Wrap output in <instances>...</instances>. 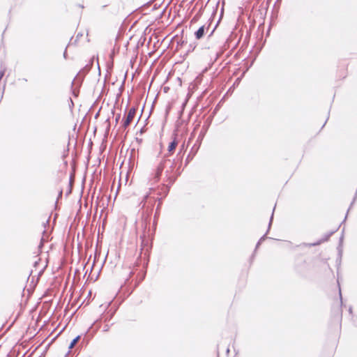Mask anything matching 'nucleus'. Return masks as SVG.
I'll use <instances>...</instances> for the list:
<instances>
[{"label": "nucleus", "instance_id": "obj_1", "mask_svg": "<svg viewBox=\"0 0 357 357\" xmlns=\"http://www.w3.org/2000/svg\"><path fill=\"white\" fill-rule=\"evenodd\" d=\"M136 113V109L133 107L130 108L126 114L125 119H123V126L126 128L132 121Z\"/></svg>", "mask_w": 357, "mask_h": 357}, {"label": "nucleus", "instance_id": "obj_2", "mask_svg": "<svg viewBox=\"0 0 357 357\" xmlns=\"http://www.w3.org/2000/svg\"><path fill=\"white\" fill-rule=\"evenodd\" d=\"M163 168H164V165H163V163H162V162H161V163L158 166V167H157V169H156V170H155V174H154V176H153V182H154V183H155V182H157V181H159L160 177L161 174H162V170H163Z\"/></svg>", "mask_w": 357, "mask_h": 357}, {"label": "nucleus", "instance_id": "obj_3", "mask_svg": "<svg viewBox=\"0 0 357 357\" xmlns=\"http://www.w3.org/2000/svg\"><path fill=\"white\" fill-rule=\"evenodd\" d=\"M205 31L204 26L199 27V29L195 33L197 39H200L203 37Z\"/></svg>", "mask_w": 357, "mask_h": 357}, {"label": "nucleus", "instance_id": "obj_4", "mask_svg": "<svg viewBox=\"0 0 357 357\" xmlns=\"http://www.w3.org/2000/svg\"><path fill=\"white\" fill-rule=\"evenodd\" d=\"M178 144V142H176V139H174V141H172L168 146V151L169 153H172L174 151V149H176V146Z\"/></svg>", "mask_w": 357, "mask_h": 357}, {"label": "nucleus", "instance_id": "obj_5", "mask_svg": "<svg viewBox=\"0 0 357 357\" xmlns=\"http://www.w3.org/2000/svg\"><path fill=\"white\" fill-rule=\"evenodd\" d=\"M330 237V235H328L325 238L321 239L316 243H312V244H304L305 245H310V246H315L320 245L321 243H324L326 241H328V238Z\"/></svg>", "mask_w": 357, "mask_h": 357}, {"label": "nucleus", "instance_id": "obj_6", "mask_svg": "<svg viewBox=\"0 0 357 357\" xmlns=\"http://www.w3.org/2000/svg\"><path fill=\"white\" fill-rule=\"evenodd\" d=\"M79 338H80L79 336H77L75 339H73V340L71 342V343L69 345V349H73L75 347V345L79 341Z\"/></svg>", "mask_w": 357, "mask_h": 357}, {"label": "nucleus", "instance_id": "obj_7", "mask_svg": "<svg viewBox=\"0 0 357 357\" xmlns=\"http://www.w3.org/2000/svg\"><path fill=\"white\" fill-rule=\"evenodd\" d=\"M4 74H5V70L3 69L0 70V80L2 79V77L4 75Z\"/></svg>", "mask_w": 357, "mask_h": 357}, {"label": "nucleus", "instance_id": "obj_8", "mask_svg": "<svg viewBox=\"0 0 357 357\" xmlns=\"http://www.w3.org/2000/svg\"><path fill=\"white\" fill-rule=\"evenodd\" d=\"M264 238H265V236H264L263 237H261V238H260L259 241V242H258V243H257V246H259V245L261 243V242Z\"/></svg>", "mask_w": 357, "mask_h": 357}, {"label": "nucleus", "instance_id": "obj_9", "mask_svg": "<svg viewBox=\"0 0 357 357\" xmlns=\"http://www.w3.org/2000/svg\"><path fill=\"white\" fill-rule=\"evenodd\" d=\"M273 213H272V215L271 217L268 228H270V227H271V222H272V220H273Z\"/></svg>", "mask_w": 357, "mask_h": 357}, {"label": "nucleus", "instance_id": "obj_10", "mask_svg": "<svg viewBox=\"0 0 357 357\" xmlns=\"http://www.w3.org/2000/svg\"><path fill=\"white\" fill-rule=\"evenodd\" d=\"M148 197H149V195H145L144 197V201H145L148 198Z\"/></svg>", "mask_w": 357, "mask_h": 357}, {"label": "nucleus", "instance_id": "obj_11", "mask_svg": "<svg viewBox=\"0 0 357 357\" xmlns=\"http://www.w3.org/2000/svg\"><path fill=\"white\" fill-rule=\"evenodd\" d=\"M351 312H352V309H351V307H350L349 308V312L351 313Z\"/></svg>", "mask_w": 357, "mask_h": 357}]
</instances>
